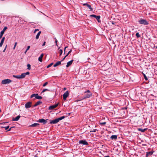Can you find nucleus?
Listing matches in <instances>:
<instances>
[{"label":"nucleus","instance_id":"680f3d73","mask_svg":"<svg viewBox=\"0 0 157 157\" xmlns=\"http://www.w3.org/2000/svg\"><path fill=\"white\" fill-rule=\"evenodd\" d=\"M1 23V21H0V23Z\"/></svg>","mask_w":157,"mask_h":157},{"label":"nucleus","instance_id":"49530a36","mask_svg":"<svg viewBox=\"0 0 157 157\" xmlns=\"http://www.w3.org/2000/svg\"><path fill=\"white\" fill-rule=\"evenodd\" d=\"M54 39L56 40L55 42L56 44V46H57V40L56 39V38H55Z\"/></svg>","mask_w":157,"mask_h":157},{"label":"nucleus","instance_id":"f3484780","mask_svg":"<svg viewBox=\"0 0 157 157\" xmlns=\"http://www.w3.org/2000/svg\"><path fill=\"white\" fill-rule=\"evenodd\" d=\"M41 33V31H40L37 33L36 36V39H39V37Z\"/></svg>","mask_w":157,"mask_h":157},{"label":"nucleus","instance_id":"423d86ee","mask_svg":"<svg viewBox=\"0 0 157 157\" xmlns=\"http://www.w3.org/2000/svg\"><path fill=\"white\" fill-rule=\"evenodd\" d=\"M79 144H82L83 145H88V143L86 140H80L79 141Z\"/></svg>","mask_w":157,"mask_h":157},{"label":"nucleus","instance_id":"37998d69","mask_svg":"<svg viewBox=\"0 0 157 157\" xmlns=\"http://www.w3.org/2000/svg\"><path fill=\"white\" fill-rule=\"evenodd\" d=\"M3 43L4 42H2L1 41V42L0 43V47H1L2 46V45L3 44Z\"/></svg>","mask_w":157,"mask_h":157},{"label":"nucleus","instance_id":"9b49d317","mask_svg":"<svg viewBox=\"0 0 157 157\" xmlns=\"http://www.w3.org/2000/svg\"><path fill=\"white\" fill-rule=\"evenodd\" d=\"M147 129V128H145L144 129H142V128H138L137 130L139 131H140L142 132H144Z\"/></svg>","mask_w":157,"mask_h":157},{"label":"nucleus","instance_id":"2eb2a0df","mask_svg":"<svg viewBox=\"0 0 157 157\" xmlns=\"http://www.w3.org/2000/svg\"><path fill=\"white\" fill-rule=\"evenodd\" d=\"M42 102L40 101L37 102L35 104L33 105V107H36L40 104H42Z\"/></svg>","mask_w":157,"mask_h":157},{"label":"nucleus","instance_id":"7c9ffc66","mask_svg":"<svg viewBox=\"0 0 157 157\" xmlns=\"http://www.w3.org/2000/svg\"><path fill=\"white\" fill-rule=\"evenodd\" d=\"M30 48V46H28L27 48L26 49V51H25V54L27 52L29 49Z\"/></svg>","mask_w":157,"mask_h":157},{"label":"nucleus","instance_id":"e433bc0d","mask_svg":"<svg viewBox=\"0 0 157 157\" xmlns=\"http://www.w3.org/2000/svg\"><path fill=\"white\" fill-rule=\"evenodd\" d=\"M38 60L39 61L41 62L42 61V58L39 57L38 58Z\"/></svg>","mask_w":157,"mask_h":157},{"label":"nucleus","instance_id":"2f4dec72","mask_svg":"<svg viewBox=\"0 0 157 157\" xmlns=\"http://www.w3.org/2000/svg\"><path fill=\"white\" fill-rule=\"evenodd\" d=\"M4 33L2 31H1V33H0V39L2 38Z\"/></svg>","mask_w":157,"mask_h":157},{"label":"nucleus","instance_id":"8fccbe9b","mask_svg":"<svg viewBox=\"0 0 157 157\" xmlns=\"http://www.w3.org/2000/svg\"><path fill=\"white\" fill-rule=\"evenodd\" d=\"M14 127H11L7 131H10L11 130V128H14Z\"/></svg>","mask_w":157,"mask_h":157},{"label":"nucleus","instance_id":"de8ad7c7","mask_svg":"<svg viewBox=\"0 0 157 157\" xmlns=\"http://www.w3.org/2000/svg\"><path fill=\"white\" fill-rule=\"evenodd\" d=\"M67 56H65L60 61L61 62L63 61L65 59L66 57Z\"/></svg>","mask_w":157,"mask_h":157},{"label":"nucleus","instance_id":"6e6552de","mask_svg":"<svg viewBox=\"0 0 157 157\" xmlns=\"http://www.w3.org/2000/svg\"><path fill=\"white\" fill-rule=\"evenodd\" d=\"M32 102L30 101H29L25 104V107L26 108H30L31 106Z\"/></svg>","mask_w":157,"mask_h":157},{"label":"nucleus","instance_id":"0eeeda50","mask_svg":"<svg viewBox=\"0 0 157 157\" xmlns=\"http://www.w3.org/2000/svg\"><path fill=\"white\" fill-rule=\"evenodd\" d=\"M59 103H58L55 105H51L49 106L48 109L49 110H52L54 109V108H56L58 105Z\"/></svg>","mask_w":157,"mask_h":157},{"label":"nucleus","instance_id":"bb28decb","mask_svg":"<svg viewBox=\"0 0 157 157\" xmlns=\"http://www.w3.org/2000/svg\"><path fill=\"white\" fill-rule=\"evenodd\" d=\"M27 67H28L27 69L30 70L31 69V65L29 64H27Z\"/></svg>","mask_w":157,"mask_h":157},{"label":"nucleus","instance_id":"20e7f679","mask_svg":"<svg viewBox=\"0 0 157 157\" xmlns=\"http://www.w3.org/2000/svg\"><path fill=\"white\" fill-rule=\"evenodd\" d=\"M48 119H47L46 120H45L44 119H39L38 121H37V122L43 123V124H46L47 122V120Z\"/></svg>","mask_w":157,"mask_h":157},{"label":"nucleus","instance_id":"c85d7f7f","mask_svg":"<svg viewBox=\"0 0 157 157\" xmlns=\"http://www.w3.org/2000/svg\"><path fill=\"white\" fill-rule=\"evenodd\" d=\"M136 35L137 38H138L139 37H140V36L139 33H136Z\"/></svg>","mask_w":157,"mask_h":157},{"label":"nucleus","instance_id":"a878e982","mask_svg":"<svg viewBox=\"0 0 157 157\" xmlns=\"http://www.w3.org/2000/svg\"><path fill=\"white\" fill-rule=\"evenodd\" d=\"M49 91V90L48 89H44L42 91L41 93V94L42 93H44V92H45V91Z\"/></svg>","mask_w":157,"mask_h":157},{"label":"nucleus","instance_id":"f704fd0d","mask_svg":"<svg viewBox=\"0 0 157 157\" xmlns=\"http://www.w3.org/2000/svg\"><path fill=\"white\" fill-rule=\"evenodd\" d=\"M106 122H100V125H105L106 124Z\"/></svg>","mask_w":157,"mask_h":157},{"label":"nucleus","instance_id":"72a5a7b5","mask_svg":"<svg viewBox=\"0 0 157 157\" xmlns=\"http://www.w3.org/2000/svg\"><path fill=\"white\" fill-rule=\"evenodd\" d=\"M53 64V63H51L50 64H49V65H48L47 67V68H49L50 67H51V66H52V65Z\"/></svg>","mask_w":157,"mask_h":157},{"label":"nucleus","instance_id":"c9c22d12","mask_svg":"<svg viewBox=\"0 0 157 157\" xmlns=\"http://www.w3.org/2000/svg\"><path fill=\"white\" fill-rule=\"evenodd\" d=\"M144 78L145 79V80L146 81H147L148 79H147V76H146V75L144 74Z\"/></svg>","mask_w":157,"mask_h":157},{"label":"nucleus","instance_id":"4be33fe9","mask_svg":"<svg viewBox=\"0 0 157 157\" xmlns=\"http://www.w3.org/2000/svg\"><path fill=\"white\" fill-rule=\"evenodd\" d=\"M92 95V94L91 93V92H90V93H89L88 94H86V98H89L90 97H91Z\"/></svg>","mask_w":157,"mask_h":157},{"label":"nucleus","instance_id":"ea45409f","mask_svg":"<svg viewBox=\"0 0 157 157\" xmlns=\"http://www.w3.org/2000/svg\"><path fill=\"white\" fill-rule=\"evenodd\" d=\"M48 84V82H46L43 84V86L44 87L46 85H47Z\"/></svg>","mask_w":157,"mask_h":157},{"label":"nucleus","instance_id":"cd10ccee","mask_svg":"<svg viewBox=\"0 0 157 157\" xmlns=\"http://www.w3.org/2000/svg\"><path fill=\"white\" fill-rule=\"evenodd\" d=\"M9 125L7 126H5V127H4V126L2 127V128H5L6 130H7L9 128Z\"/></svg>","mask_w":157,"mask_h":157},{"label":"nucleus","instance_id":"393cba45","mask_svg":"<svg viewBox=\"0 0 157 157\" xmlns=\"http://www.w3.org/2000/svg\"><path fill=\"white\" fill-rule=\"evenodd\" d=\"M36 95H37V94H32L30 96V98H33V97H35V98H36Z\"/></svg>","mask_w":157,"mask_h":157},{"label":"nucleus","instance_id":"7ed1b4c3","mask_svg":"<svg viewBox=\"0 0 157 157\" xmlns=\"http://www.w3.org/2000/svg\"><path fill=\"white\" fill-rule=\"evenodd\" d=\"M90 17H93L95 18L98 22H100L101 21L100 20V16H96L94 14L91 15L90 16Z\"/></svg>","mask_w":157,"mask_h":157},{"label":"nucleus","instance_id":"79ce46f5","mask_svg":"<svg viewBox=\"0 0 157 157\" xmlns=\"http://www.w3.org/2000/svg\"><path fill=\"white\" fill-rule=\"evenodd\" d=\"M39 30V29H35L34 30V31L33 32V33H35L37 31H38Z\"/></svg>","mask_w":157,"mask_h":157},{"label":"nucleus","instance_id":"864d4df0","mask_svg":"<svg viewBox=\"0 0 157 157\" xmlns=\"http://www.w3.org/2000/svg\"><path fill=\"white\" fill-rule=\"evenodd\" d=\"M45 43H46V42H44V43H43V44L42 45V46H44L45 45Z\"/></svg>","mask_w":157,"mask_h":157},{"label":"nucleus","instance_id":"f8f14e48","mask_svg":"<svg viewBox=\"0 0 157 157\" xmlns=\"http://www.w3.org/2000/svg\"><path fill=\"white\" fill-rule=\"evenodd\" d=\"M73 60H71L70 61L68 62L67 63V64L66 65V67H68L69 66H70L72 64L73 62Z\"/></svg>","mask_w":157,"mask_h":157},{"label":"nucleus","instance_id":"5701e85b","mask_svg":"<svg viewBox=\"0 0 157 157\" xmlns=\"http://www.w3.org/2000/svg\"><path fill=\"white\" fill-rule=\"evenodd\" d=\"M13 77L14 78H16L21 79L20 77V75H13Z\"/></svg>","mask_w":157,"mask_h":157},{"label":"nucleus","instance_id":"412c9836","mask_svg":"<svg viewBox=\"0 0 157 157\" xmlns=\"http://www.w3.org/2000/svg\"><path fill=\"white\" fill-rule=\"evenodd\" d=\"M42 98V97L41 96H39L38 94H37V95H36V98L38 99H41Z\"/></svg>","mask_w":157,"mask_h":157},{"label":"nucleus","instance_id":"dca6fc26","mask_svg":"<svg viewBox=\"0 0 157 157\" xmlns=\"http://www.w3.org/2000/svg\"><path fill=\"white\" fill-rule=\"evenodd\" d=\"M110 138L112 140H116L117 138V136L116 135H113L111 136Z\"/></svg>","mask_w":157,"mask_h":157},{"label":"nucleus","instance_id":"a18cd8bd","mask_svg":"<svg viewBox=\"0 0 157 157\" xmlns=\"http://www.w3.org/2000/svg\"><path fill=\"white\" fill-rule=\"evenodd\" d=\"M29 72L28 71L26 73H25V75H29Z\"/></svg>","mask_w":157,"mask_h":157},{"label":"nucleus","instance_id":"603ef678","mask_svg":"<svg viewBox=\"0 0 157 157\" xmlns=\"http://www.w3.org/2000/svg\"><path fill=\"white\" fill-rule=\"evenodd\" d=\"M67 48V47H65L64 48V54H65V50H66V48Z\"/></svg>","mask_w":157,"mask_h":157},{"label":"nucleus","instance_id":"aec40b11","mask_svg":"<svg viewBox=\"0 0 157 157\" xmlns=\"http://www.w3.org/2000/svg\"><path fill=\"white\" fill-rule=\"evenodd\" d=\"M25 77V73H22L21 75H20V77L21 79Z\"/></svg>","mask_w":157,"mask_h":157},{"label":"nucleus","instance_id":"a19ab883","mask_svg":"<svg viewBox=\"0 0 157 157\" xmlns=\"http://www.w3.org/2000/svg\"><path fill=\"white\" fill-rule=\"evenodd\" d=\"M17 44V42H15V44H14V46L13 47V49H15V47L16 46V45Z\"/></svg>","mask_w":157,"mask_h":157},{"label":"nucleus","instance_id":"39448f33","mask_svg":"<svg viewBox=\"0 0 157 157\" xmlns=\"http://www.w3.org/2000/svg\"><path fill=\"white\" fill-rule=\"evenodd\" d=\"M69 95V93L68 91L65 92L63 95V99L65 101L66 100L67 98Z\"/></svg>","mask_w":157,"mask_h":157},{"label":"nucleus","instance_id":"a211bd4d","mask_svg":"<svg viewBox=\"0 0 157 157\" xmlns=\"http://www.w3.org/2000/svg\"><path fill=\"white\" fill-rule=\"evenodd\" d=\"M61 63V61H58L57 63H56L54 65V67H56L58 66V65H60Z\"/></svg>","mask_w":157,"mask_h":157},{"label":"nucleus","instance_id":"6ab92c4d","mask_svg":"<svg viewBox=\"0 0 157 157\" xmlns=\"http://www.w3.org/2000/svg\"><path fill=\"white\" fill-rule=\"evenodd\" d=\"M65 117L64 116H62L60 117H59L58 118H57V121H58V122L59 121L63 119Z\"/></svg>","mask_w":157,"mask_h":157},{"label":"nucleus","instance_id":"bf43d9fd","mask_svg":"<svg viewBox=\"0 0 157 157\" xmlns=\"http://www.w3.org/2000/svg\"><path fill=\"white\" fill-rule=\"evenodd\" d=\"M66 88H64V90H66Z\"/></svg>","mask_w":157,"mask_h":157},{"label":"nucleus","instance_id":"09e8293b","mask_svg":"<svg viewBox=\"0 0 157 157\" xmlns=\"http://www.w3.org/2000/svg\"><path fill=\"white\" fill-rule=\"evenodd\" d=\"M43 56H44V54L43 53H42L41 54V55L40 57L42 58H43Z\"/></svg>","mask_w":157,"mask_h":157},{"label":"nucleus","instance_id":"9d476101","mask_svg":"<svg viewBox=\"0 0 157 157\" xmlns=\"http://www.w3.org/2000/svg\"><path fill=\"white\" fill-rule=\"evenodd\" d=\"M58 122V121H57V119H56L55 120H51L50 122V124H56Z\"/></svg>","mask_w":157,"mask_h":157},{"label":"nucleus","instance_id":"c03bdc74","mask_svg":"<svg viewBox=\"0 0 157 157\" xmlns=\"http://www.w3.org/2000/svg\"><path fill=\"white\" fill-rule=\"evenodd\" d=\"M5 39V37H3L1 41L4 42Z\"/></svg>","mask_w":157,"mask_h":157},{"label":"nucleus","instance_id":"473e14b6","mask_svg":"<svg viewBox=\"0 0 157 157\" xmlns=\"http://www.w3.org/2000/svg\"><path fill=\"white\" fill-rule=\"evenodd\" d=\"M97 130L96 129H91L90 130V132H95Z\"/></svg>","mask_w":157,"mask_h":157},{"label":"nucleus","instance_id":"6e6d98bb","mask_svg":"<svg viewBox=\"0 0 157 157\" xmlns=\"http://www.w3.org/2000/svg\"><path fill=\"white\" fill-rule=\"evenodd\" d=\"M114 23H115V22H114V21H112V24H113V25H114Z\"/></svg>","mask_w":157,"mask_h":157},{"label":"nucleus","instance_id":"c756f323","mask_svg":"<svg viewBox=\"0 0 157 157\" xmlns=\"http://www.w3.org/2000/svg\"><path fill=\"white\" fill-rule=\"evenodd\" d=\"M7 29V27H5L3 30L1 31L3 33H4L5 30Z\"/></svg>","mask_w":157,"mask_h":157},{"label":"nucleus","instance_id":"13d9d810","mask_svg":"<svg viewBox=\"0 0 157 157\" xmlns=\"http://www.w3.org/2000/svg\"><path fill=\"white\" fill-rule=\"evenodd\" d=\"M105 157H110L109 155H107V156H105Z\"/></svg>","mask_w":157,"mask_h":157},{"label":"nucleus","instance_id":"3c124183","mask_svg":"<svg viewBox=\"0 0 157 157\" xmlns=\"http://www.w3.org/2000/svg\"><path fill=\"white\" fill-rule=\"evenodd\" d=\"M7 45H6L5 48V49H4V50H3V52H5V51L6 50V47H7Z\"/></svg>","mask_w":157,"mask_h":157},{"label":"nucleus","instance_id":"f257e3e1","mask_svg":"<svg viewBox=\"0 0 157 157\" xmlns=\"http://www.w3.org/2000/svg\"><path fill=\"white\" fill-rule=\"evenodd\" d=\"M12 82V81L10 79H5L2 81L1 83L2 84H9Z\"/></svg>","mask_w":157,"mask_h":157},{"label":"nucleus","instance_id":"052dcab7","mask_svg":"<svg viewBox=\"0 0 157 157\" xmlns=\"http://www.w3.org/2000/svg\"><path fill=\"white\" fill-rule=\"evenodd\" d=\"M156 48H157V46H156Z\"/></svg>","mask_w":157,"mask_h":157},{"label":"nucleus","instance_id":"1a4fd4ad","mask_svg":"<svg viewBox=\"0 0 157 157\" xmlns=\"http://www.w3.org/2000/svg\"><path fill=\"white\" fill-rule=\"evenodd\" d=\"M83 5L84 6H86L90 10V11H92L93 10V9L92 8L90 5H89L87 3H86L83 4Z\"/></svg>","mask_w":157,"mask_h":157},{"label":"nucleus","instance_id":"5fc2aeb1","mask_svg":"<svg viewBox=\"0 0 157 157\" xmlns=\"http://www.w3.org/2000/svg\"><path fill=\"white\" fill-rule=\"evenodd\" d=\"M86 92H88L89 93H90V92L89 90H87L86 91Z\"/></svg>","mask_w":157,"mask_h":157},{"label":"nucleus","instance_id":"b1692460","mask_svg":"<svg viewBox=\"0 0 157 157\" xmlns=\"http://www.w3.org/2000/svg\"><path fill=\"white\" fill-rule=\"evenodd\" d=\"M153 153L151 152H147L146 154L147 156L149 155H151Z\"/></svg>","mask_w":157,"mask_h":157},{"label":"nucleus","instance_id":"ddd939ff","mask_svg":"<svg viewBox=\"0 0 157 157\" xmlns=\"http://www.w3.org/2000/svg\"><path fill=\"white\" fill-rule=\"evenodd\" d=\"M21 117V116L20 115L17 116L15 118H13L12 119V121H18L20 117Z\"/></svg>","mask_w":157,"mask_h":157},{"label":"nucleus","instance_id":"4c0bfd02","mask_svg":"<svg viewBox=\"0 0 157 157\" xmlns=\"http://www.w3.org/2000/svg\"><path fill=\"white\" fill-rule=\"evenodd\" d=\"M59 52H60V56H61L62 53V52H63L62 50L61 49H60L59 50Z\"/></svg>","mask_w":157,"mask_h":157},{"label":"nucleus","instance_id":"58836bf2","mask_svg":"<svg viewBox=\"0 0 157 157\" xmlns=\"http://www.w3.org/2000/svg\"><path fill=\"white\" fill-rule=\"evenodd\" d=\"M72 51L71 50L69 51L68 52V53H67V54L65 56H66L67 57L68 55Z\"/></svg>","mask_w":157,"mask_h":157},{"label":"nucleus","instance_id":"4d7b16f0","mask_svg":"<svg viewBox=\"0 0 157 157\" xmlns=\"http://www.w3.org/2000/svg\"><path fill=\"white\" fill-rule=\"evenodd\" d=\"M6 123H2L0 124H5Z\"/></svg>","mask_w":157,"mask_h":157},{"label":"nucleus","instance_id":"f03ea898","mask_svg":"<svg viewBox=\"0 0 157 157\" xmlns=\"http://www.w3.org/2000/svg\"><path fill=\"white\" fill-rule=\"evenodd\" d=\"M138 22L140 24L144 25L148 24V23L147 21L146 20L144 19H141L140 20H139Z\"/></svg>","mask_w":157,"mask_h":157},{"label":"nucleus","instance_id":"4468645a","mask_svg":"<svg viewBox=\"0 0 157 157\" xmlns=\"http://www.w3.org/2000/svg\"><path fill=\"white\" fill-rule=\"evenodd\" d=\"M39 124L38 123H34L30 125L29 126L31 127H36L37 126H39Z\"/></svg>","mask_w":157,"mask_h":157}]
</instances>
